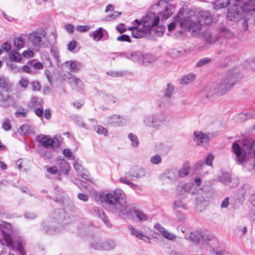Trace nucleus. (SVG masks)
I'll use <instances>...</instances> for the list:
<instances>
[{
    "label": "nucleus",
    "instance_id": "58",
    "mask_svg": "<svg viewBox=\"0 0 255 255\" xmlns=\"http://www.w3.org/2000/svg\"><path fill=\"white\" fill-rule=\"evenodd\" d=\"M161 161V156L159 154H156L150 158V162L154 164H159Z\"/></svg>",
    "mask_w": 255,
    "mask_h": 255
},
{
    "label": "nucleus",
    "instance_id": "10",
    "mask_svg": "<svg viewBox=\"0 0 255 255\" xmlns=\"http://www.w3.org/2000/svg\"><path fill=\"white\" fill-rule=\"evenodd\" d=\"M186 239L190 241L191 242L197 244L199 242H201L202 244H207L209 245H211V244L216 241L215 239H212L211 237L201 231H194L190 233V234H186L185 236Z\"/></svg>",
    "mask_w": 255,
    "mask_h": 255
},
{
    "label": "nucleus",
    "instance_id": "6",
    "mask_svg": "<svg viewBox=\"0 0 255 255\" xmlns=\"http://www.w3.org/2000/svg\"><path fill=\"white\" fill-rule=\"evenodd\" d=\"M238 77V70L232 69L228 71L218 83H215L217 90V95L221 96L225 94L235 84Z\"/></svg>",
    "mask_w": 255,
    "mask_h": 255
},
{
    "label": "nucleus",
    "instance_id": "46",
    "mask_svg": "<svg viewBox=\"0 0 255 255\" xmlns=\"http://www.w3.org/2000/svg\"><path fill=\"white\" fill-rule=\"evenodd\" d=\"M174 210L185 209V204L180 199H177L174 202Z\"/></svg>",
    "mask_w": 255,
    "mask_h": 255
},
{
    "label": "nucleus",
    "instance_id": "59",
    "mask_svg": "<svg viewBox=\"0 0 255 255\" xmlns=\"http://www.w3.org/2000/svg\"><path fill=\"white\" fill-rule=\"evenodd\" d=\"M96 131L98 134H104L105 136L108 133V130L101 126H98L96 128Z\"/></svg>",
    "mask_w": 255,
    "mask_h": 255
},
{
    "label": "nucleus",
    "instance_id": "45",
    "mask_svg": "<svg viewBox=\"0 0 255 255\" xmlns=\"http://www.w3.org/2000/svg\"><path fill=\"white\" fill-rule=\"evenodd\" d=\"M252 191L250 187L248 185H245L239 190V193L241 195V197H244L247 193L251 196V193Z\"/></svg>",
    "mask_w": 255,
    "mask_h": 255
},
{
    "label": "nucleus",
    "instance_id": "24",
    "mask_svg": "<svg viewBox=\"0 0 255 255\" xmlns=\"http://www.w3.org/2000/svg\"><path fill=\"white\" fill-rule=\"evenodd\" d=\"M69 83L78 91H81L83 89L82 82L75 76H72L69 78Z\"/></svg>",
    "mask_w": 255,
    "mask_h": 255
},
{
    "label": "nucleus",
    "instance_id": "37",
    "mask_svg": "<svg viewBox=\"0 0 255 255\" xmlns=\"http://www.w3.org/2000/svg\"><path fill=\"white\" fill-rule=\"evenodd\" d=\"M24 43V39L21 36L15 38L13 40V44L17 50L22 48Z\"/></svg>",
    "mask_w": 255,
    "mask_h": 255
},
{
    "label": "nucleus",
    "instance_id": "25",
    "mask_svg": "<svg viewBox=\"0 0 255 255\" xmlns=\"http://www.w3.org/2000/svg\"><path fill=\"white\" fill-rule=\"evenodd\" d=\"M115 199L116 202H126V196L123 190L121 189L117 188L114 191V194H113Z\"/></svg>",
    "mask_w": 255,
    "mask_h": 255
},
{
    "label": "nucleus",
    "instance_id": "29",
    "mask_svg": "<svg viewBox=\"0 0 255 255\" xmlns=\"http://www.w3.org/2000/svg\"><path fill=\"white\" fill-rule=\"evenodd\" d=\"M202 36L208 43H213L217 40L216 37L213 35L212 32L209 29L205 30L203 33Z\"/></svg>",
    "mask_w": 255,
    "mask_h": 255
},
{
    "label": "nucleus",
    "instance_id": "52",
    "mask_svg": "<svg viewBox=\"0 0 255 255\" xmlns=\"http://www.w3.org/2000/svg\"><path fill=\"white\" fill-rule=\"evenodd\" d=\"M42 230L47 234H51L54 230L52 229L53 226L49 222H44L42 225Z\"/></svg>",
    "mask_w": 255,
    "mask_h": 255
},
{
    "label": "nucleus",
    "instance_id": "27",
    "mask_svg": "<svg viewBox=\"0 0 255 255\" xmlns=\"http://www.w3.org/2000/svg\"><path fill=\"white\" fill-rule=\"evenodd\" d=\"M57 163L60 169L64 173L67 174L70 170L69 163L62 156L58 158Z\"/></svg>",
    "mask_w": 255,
    "mask_h": 255
},
{
    "label": "nucleus",
    "instance_id": "39",
    "mask_svg": "<svg viewBox=\"0 0 255 255\" xmlns=\"http://www.w3.org/2000/svg\"><path fill=\"white\" fill-rule=\"evenodd\" d=\"M173 99L164 96L160 99V104L165 107H169L173 104Z\"/></svg>",
    "mask_w": 255,
    "mask_h": 255
},
{
    "label": "nucleus",
    "instance_id": "18",
    "mask_svg": "<svg viewBox=\"0 0 255 255\" xmlns=\"http://www.w3.org/2000/svg\"><path fill=\"white\" fill-rule=\"evenodd\" d=\"M122 56L138 63H143V54L139 51H134L130 53H123Z\"/></svg>",
    "mask_w": 255,
    "mask_h": 255
},
{
    "label": "nucleus",
    "instance_id": "30",
    "mask_svg": "<svg viewBox=\"0 0 255 255\" xmlns=\"http://www.w3.org/2000/svg\"><path fill=\"white\" fill-rule=\"evenodd\" d=\"M190 170V166L188 163H184L178 171V175L180 178H184L188 175Z\"/></svg>",
    "mask_w": 255,
    "mask_h": 255
},
{
    "label": "nucleus",
    "instance_id": "42",
    "mask_svg": "<svg viewBox=\"0 0 255 255\" xmlns=\"http://www.w3.org/2000/svg\"><path fill=\"white\" fill-rule=\"evenodd\" d=\"M90 247L95 250L103 251V242L95 240L90 243Z\"/></svg>",
    "mask_w": 255,
    "mask_h": 255
},
{
    "label": "nucleus",
    "instance_id": "49",
    "mask_svg": "<svg viewBox=\"0 0 255 255\" xmlns=\"http://www.w3.org/2000/svg\"><path fill=\"white\" fill-rule=\"evenodd\" d=\"M212 61L211 58L209 57H204L199 60L196 64L197 67H200L204 65H207Z\"/></svg>",
    "mask_w": 255,
    "mask_h": 255
},
{
    "label": "nucleus",
    "instance_id": "19",
    "mask_svg": "<svg viewBox=\"0 0 255 255\" xmlns=\"http://www.w3.org/2000/svg\"><path fill=\"white\" fill-rule=\"evenodd\" d=\"M134 22L138 24L136 26L130 27L128 28L129 30L131 31V34L133 37L140 38L145 36V32L142 31L140 26V22L137 19H135Z\"/></svg>",
    "mask_w": 255,
    "mask_h": 255
},
{
    "label": "nucleus",
    "instance_id": "35",
    "mask_svg": "<svg viewBox=\"0 0 255 255\" xmlns=\"http://www.w3.org/2000/svg\"><path fill=\"white\" fill-rule=\"evenodd\" d=\"M130 229H131V234L137 238L142 239L143 240H145L144 239L148 240L149 238L148 237H147L145 235H144L141 231L135 229L133 227H131Z\"/></svg>",
    "mask_w": 255,
    "mask_h": 255
},
{
    "label": "nucleus",
    "instance_id": "47",
    "mask_svg": "<svg viewBox=\"0 0 255 255\" xmlns=\"http://www.w3.org/2000/svg\"><path fill=\"white\" fill-rule=\"evenodd\" d=\"M128 136L131 142L132 145L134 147H137L139 145V140L137 136L132 133H128Z\"/></svg>",
    "mask_w": 255,
    "mask_h": 255
},
{
    "label": "nucleus",
    "instance_id": "20",
    "mask_svg": "<svg viewBox=\"0 0 255 255\" xmlns=\"http://www.w3.org/2000/svg\"><path fill=\"white\" fill-rule=\"evenodd\" d=\"M202 94L207 98H210L214 95H217V90L215 84H209L204 87L202 91Z\"/></svg>",
    "mask_w": 255,
    "mask_h": 255
},
{
    "label": "nucleus",
    "instance_id": "48",
    "mask_svg": "<svg viewBox=\"0 0 255 255\" xmlns=\"http://www.w3.org/2000/svg\"><path fill=\"white\" fill-rule=\"evenodd\" d=\"M220 180L224 184L229 185L232 179L230 175L228 173H224L221 177Z\"/></svg>",
    "mask_w": 255,
    "mask_h": 255
},
{
    "label": "nucleus",
    "instance_id": "40",
    "mask_svg": "<svg viewBox=\"0 0 255 255\" xmlns=\"http://www.w3.org/2000/svg\"><path fill=\"white\" fill-rule=\"evenodd\" d=\"M134 213L135 216L140 221H145L148 219V216L142 211L139 210H134Z\"/></svg>",
    "mask_w": 255,
    "mask_h": 255
},
{
    "label": "nucleus",
    "instance_id": "9",
    "mask_svg": "<svg viewBox=\"0 0 255 255\" xmlns=\"http://www.w3.org/2000/svg\"><path fill=\"white\" fill-rule=\"evenodd\" d=\"M159 21V16L156 15L154 12H150L143 17L140 22L142 31L146 34H152L153 28L157 25Z\"/></svg>",
    "mask_w": 255,
    "mask_h": 255
},
{
    "label": "nucleus",
    "instance_id": "32",
    "mask_svg": "<svg viewBox=\"0 0 255 255\" xmlns=\"http://www.w3.org/2000/svg\"><path fill=\"white\" fill-rule=\"evenodd\" d=\"M90 36L92 37L94 40L98 41H99L103 37V28L100 27L97 30L92 32L90 34Z\"/></svg>",
    "mask_w": 255,
    "mask_h": 255
},
{
    "label": "nucleus",
    "instance_id": "64",
    "mask_svg": "<svg viewBox=\"0 0 255 255\" xmlns=\"http://www.w3.org/2000/svg\"><path fill=\"white\" fill-rule=\"evenodd\" d=\"M210 252L213 253V255H230L228 253L221 252L220 250L215 249H212Z\"/></svg>",
    "mask_w": 255,
    "mask_h": 255
},
{
    "label": "nucleus",
    "instance_id": "23",
    "mask_svg": "<svg viewBox=\"0 0 255 255\" xmlns=\"http://www.w3.org/2000/svg\"><path fill=\"white\" fill-rule=\"evenodd\" d=\"M94 211L95 213L103 221L107 227L108 228H111L112 227V224L110 223L108 219L106 217L103 209L98 207H94Z\"/></svg>",
    "mask_w": 255,
    "mask_h": 255
},
{
    "label": "nucleus",
    "instance_id": "2",
    "mask_svg": "<svg viewBox=\"0 0 255 255\" xmlns=\"http://www.w3.org/2000/svg\"><path fill=\"white\" fill-rule=\"evenodd\" d=\"M99 199L101 202L107 204V209L112 213H119V216L122 219L127 218L131 212V210L127 202H116L112 193L100 195Z\"/></svg>",
    "mask_w": 255,
    "mask_h": 255
},
{
    "label": "nucleus",
    "instance_id": "34",
    "mask_svg": "<svg viewBox=\"0 0 255 255\" xmlns=\"http://www.w3.org/2000/svg\"><path fill=\"white\" fill-rule=\"evenodd\" d=\"M230 0H216L214 3V8L216 9L225 8L230 3Z\"/></svg>",
    "mask_w": 255,
    "mask_h": 255
},
{
    "label": "nucleus",
    "instance_id": "31",
    "mask_svg": "<svg viewBox=\"0 0 255 255\" xmlns=\"http://www.w3.org/2000/svg\"><path fill=\"white\" fill-rule=\"evenodd\" d=\"M18 132L21 134H31L34 133L32 127L27 124L21 126L18 129Z\"/></svg>",
    "mask_w": 255,
    "mask_h": 255
},
{
    "label": "nucleus",
    "instance_id": "28",
    "mask_svg": "<svg viewBox=\"0 0 255 255\" xmlns=\"http://www.w3.org/2000/svg\"><path fill=\"white\" fill-rule=\"evenodd\" d=\"M218 32L221 37H224L226 38L230 39L234 36V33L230 29L224 26L220 27Z\"/></svg>",
    "mask_w": 255,
    "mask_h": 255
},
{
    "label": "nucleus",
    "instance_id": "13",
    "mask_svg": "<svg viewBox=\"0 0 255 255\" xmlns=\"http://www.w3.org/2000/svg\"><path fill=\"white\" fill-rule=\"evenodd\" d=\"M36 140L46 148L57 147L59 143V140L56 138H51L49 136L42 134L37 136L36 138Z\"/></svg>",
    "mask_w": 255,
    "mask_h": 255
},
{
    "label": "nucleus",
    "instance_id": "62",
    "mask_svg": "<svg viewBox=\"0 0 255 255\" xmlns=\"http://www.w3.org/2000/svg\"><path fill=\"white\" fill-rule=\"evenodd\" d=\"M237 235L240 237L244 235L247 232V229L246 227L239 226L237 229Z\"/></svg>",
    "mask_w": 255,
    "mask_h": 255
},
{
    "label": "nucleus",
    "instance_id": "57",
    "mask_svg": "<svg viewBox=\"0 0 255 255\" xmlns=\"http://www.w3.org/2000/svg\"><path fill=\"white\" fill-rule=\"evenodd\" d=\"M28 84V80L25 78H21L18 83V85L21 88H24V90L27 88Z\"/></svg>",
    "mask_w": 255,
    "mask_h": 255
},
{
    "label": "nucleus",
    "instance_id": "41",
    "mask_svg": "<svg viewBox=\"0 0 255 255\" xmlns=\"http://www.w3.org/2000/svg\"><path fill=\"white\" fill-rule=\"evenodd\" d=\"M64 213L60 210H57L54 213L53 218L55 220V222L61 223L63 222L64 219Z\"/></svg>",
    "mask_w": 255,
    "mask_h": 255
},
{
    "label": "nucleus",
    "instance_id": "54",
    "mask_svg": "<svg viewBox=\"0 0 255 255\" xmlns=\"http://www.w3.org/2000/svg\"><path fill=\"white\" fill-rule=\"evenodd\" d=\"M238 117L241 122L254 117L250 113H241L238 115Z\"/></svg>",
    "mask_w": 255,
    "mask_h": 255
},
{
    "label": "nucleus",
    "instance_id": "5",
    "mask_svg": "<svg viewBox=\"0 0 255 255\" xmlns=\"http://www.w3.org/2000/svg\"><path fill=\"white\" fill-rule=\"evenodd\" d=\"M232 150L236 155V160L239 164H242L246 160V153L249 154L253 151V155L255 156V141L252 139L244 140L243 148L237 142H234Z\"/></svg>",
    "mask_w": 255,
    "mask_h": 255
},
{
    "label": "nucleus",
    "instance_id": "22",
    "mask_svg": "<svg viewBox=\"0 0 255 255\" xmlns=\"http://www.w3.org/2000/svg\"><path fill=\"white\" fill-rule=\"evenodd\" d=\"M193 184L191 183H182L178 185L177 187V193L180 195H184L191 192Z\"/></svg>",
    "mask_w": 255,
    "mask_h": 255
},
{
    "label": "nucleus",
    "instance_id": "55",
    "mask_svg": "<svg viewBox=\"0 0 255 255\" xmlns=\"http://www.w3.org/2000/svg\"><path fill=\"white\" fill-rule=\"evenodd\" d=\"M76 61H67L66 63L68 65L69 69L71 72H76L77 71L78 69L76 66Z\"/></svg>",
    "mask_w": 255,
    "mask_h": 255
},
{
    "label": "nucleus",
    "instance_id": "4",
    "mask_svg": "<svg viewBox=\"0 0 255 255\" xmlns=\"http://www.w3.org/2000/svg\"><path fill=\"white\" fill-rule=\"evenodd\" d=\"M184 11V8H181L174 18L179 23L181 28L187 30L192 36L199 35L202 27L201 23L198 20L196 16L185 17L183 16Z\"/></svg>",
    "mask_w": 255,
    "mask_h": 255
},
{
    "label": "nucleus",
    "instance_id": "16",
    "mask_svg": "<svg viewBox=\"0 0 255 255\" xmlns=\"http://www.w3.org/2000/svg\"><path fill=\"white\" fill-rule=\"evenodd\" d=\"M193 140L197 144L204 146L209 141L208 136L200 131H196L194 133Z\"/></svg>",
    "mask_w": 255,
    "mask_h": 255
},
{
    "label": "nucleus",
    "instance_id": "51",
    "mask_svg": "<svg viewBox=\"0 0 255 255\" xmlns=\"http://www.w3.org/2000/svg\"><path fill=\"white\" fill-rule=\"evenodd\" d=\"M28 110L27 109L19 108L16 111L15 114L17 117H26Z\"/></svg>",
    "mask_w": 255,
    "mask_h": 255
},
{
    "label": "nucleus",
    "instance_id": "61",
    "mask_svg": "<svg viewBox=\"0 0 255 255\" xmlns=\"http://www.w3.org/2000/svg\"><path fill=\"white\" fill-rule=\"evenodd\" d=\"M121 14V12L117 11H114V13L112 14L107 15L105 17V20L109 21L112 19H114L116 17L119 16Z\"/></svg>",
    "mask_w": 255,
    "mask_h": 255
},
{
    "label": "nucleus",
    "instance_id": "1",
    "mask_svg": "<svg viewBox=\"0 0 255 255\" xmlns=\"http://www.w3.org/2000/svg\"><path fill=\"white\" fill-rule=\"evenodd\" d=\"M237 3L233 7L229 8L227 17L230 21H239L244 18L243 27L248 29L251 15L255 12V0H235Z\"/></svg>",
    "mask_w": 255,
    "mask_h": 255
},
{
    "label": "nucleus",
    "instance_id": "12",
    "mask_svg": "<svg viewBox=\"0 0 255 255\" xmlns=\"http://www.w3.org/2000/svg\"><path fill=\"white\" fill-rule=\"evenodd\" d=\"M106 124L112 127H119L124 126L129 123V119L127 117H123L119 115H113L107 117L105 118Z\"/></svg>",
    "mask_w": 255,
    "mask_h": 255
},
{
    "label": "nucleus",
    "instance_id": "21",
    "mask_svg": "<svg viewBox=\"0 0 255 255\" xmlns=\"http://www.w3.org/2000/svg\"><path fill=\"white\" fill-rule=\"evenodd\" d=\"M197 19L201 23L202 26L204 24H209L212 21L211 15L208 11H201Z\"/></svg>",
    "mask_w": 255,
    "mask_h": 255
},
{
    "label": "nucleus",
    "instance_id": "43",
    "mask_svg": "<svg viewBox=\"0 0 255 255\" xmlns=\"http://www.w3.org/2000/svg\"><path fill=\"white\" fill-rule=\"evenodd\" d=\"M164 29L165 28L163 26L156 25L153 28L152 34L151 35L155 34L158 36H161L164 33Z\"/></svg>",
    "mask_w": 255,
    "mask_h": 255
},
{
    "label": "nucleus",
    "instance_id": "11",
    "mask_svg": "<svg viewBox=\"0 0 255 255\" xmlns=\"http://www.w3.org/2000/svg\"><path fill=\"white\" fill-rule=\"evenodd\" d=\"M167 120L160 119L158 115H147L143 117L142 122L145 126L158 129L161 127L162 122Z\"/></svg>",
    "mask_w": 255,
    "mask_h": 255
},
{
    "label": "nucleus",
    "instance_id": "33",
    "mask_svg": "<svg viewBox=\"0 0 255 255\" xmlns=\"http://www.w3.org/2000/svg\"><path fill=\"white\" fill-rule=\"evenodd\" d=\"M195 79V75L190 73L184 76L180 79V83L181 84H187L194 80Z\"/></svg>",
    "mask_w": 255,
    "mask_h": 255
},
{
    "label": "nucleus",
    "instance_id": "60",
    "mask_svg": "<svg viewBox=\"0 0 255 255\" xmlns=\"http://www.w3.org/2000/svg\"><path fill=\"white\" fill-rule=\"evenodd\" d=\"M176 217L180 221H183L186 219L185 214L181 210H174Z\"/></svg>",
    "mask_w": 255,
    "mask_h": 255
},
{
    "label": "nucleus",
    "instance_id": "7",
    "mask_svg": "<svg viewBox=\"0 0 255 255\" xmlns=\"http://www.w3.org/2000/svg\"><path fill=\"white\" fill-rule=\"evenodd\" d=\"M12 84L9 80L3 76H0V89L3 91L0 92V105L3 107H7L9 104L8 101H14L13 93L11 92Z\"/></svg>",
    "mask_w": 255,
    "mask_h": 255
},
{
    "label": "nucleus",
    "instance_id": "15",
    "mask_svg": "<svg viewBox=\"0 0 255 255\" xmlns=\"http://www.w3.org/2000/svg\"><path fill=\"white\" fill-rule=\"evenodd\" d=\"M146 174V170L140 166H132L126 173V175L131 178H135L139 179L144 177Z\"/></svg>",
    "mask_w": 255,
    "mask_h": 255
},
{
    "label": "nucleus",
    "instance_id": "14",
    "mask_svg": "<svg viewBox=\"0 0 255 255\" xmlns=\"http://www.w3.org/2000/svg\"><path fill=\"white\" fill-rule=\"evenodd\" d=\"M159 5H161L162 6H163V9L162 10L160 11L158 13L157 16H159V17H161L162 20L167 19L174 12V6L173 5H171L169 3H168L166 1H160L159 2L158 4L157 5V6H158Z\"/></svg>",
    "mask_w": 255,
    "mask_h": 255
},
{
    "label": "nucleus",
    "instance_id": "36",
    "mask_svg": "<svg viewBox=\"0 0 255 255\" xmlns=\"http://www.w3.org/2000/svg\"><path fill=\"white\" fill-rule=\"evenodd\" d=\"M116 247V243L113 241L103 242V251H110Z\"/></svg>",
    "mask_w": 255,
    "mask_h": 255
},
{
    "label": "nucleus",
    "instance_id": "8",
    "mask_svg": "<svg viewBox=\"0 0 255 255\" xmlns=\"http://www.w3.org/2000/svg\"><path fill=\"white\" fill-rule=\"evenodd\" d=\"M46 34V32L42 28H39L27 34V37L34 47L38 50L41 47H47L51 44Z\"/></svg>",
    "mask_w": 255,
    "mask_h": 255
},
{
    "label": "nucleus",
    "instance_id": "56",
    "mask_svg": "<svg viewBox=\"0 0 255 255\" xmlns=\"http://www.w3.org/2000/svg\"><path fill=\"white\" fill-rule=\"evenodd\" d=\"M185 52L183 50H179L177 49H172L171 52V54L175 57H179L183 56Z\"/></svg>",
    "mask_w": 255,
    "mask_h": 255
},
{
    "label": "nucleus",
    "instance_id": "53",
    "mask_svg": "<svg viewBox=\"0 0 255 255\" xmlns=\"http://www.w3.org/2000/svg\"><path fill=\"white\" fill-rule=\"evenodd\" d=\"M74 183L78 186V187L82 190L87 189L88 184L84 181H81L78 179H75Z\"/></svg>",
    "mask_w": 255,
    "mask_h": 255
},
{
    "label": "nucleus",
    "instance_id": "3",
    "mask_svg": "<svg viewBox=\"0 0 255 255\" xmlns=\"http://www.w3.org/2000/svg\"><path fill=\"white\" fill-rule=\"evenodd\" d=\"M0 230L2 233L5 246L11 250L18 251L21 255H25L23 250L24 244L22 239L19 237L14 240L11 238L13 231L10 224L4 221L1 222L0 224Z\"/></svg>",
    "mask_w": 255,
    "mask_h": 255
},
{
    "label": "nucleus",
    "instance_id": "50",
    "mask_svg": "<svg viewBox=\"0 0 255 255\" xmlns=\"http://www.w3.org/2000/svg\"><path fill=\"white\" fill-rule=\"evenodd\" d=\"M173 91V85L172 84H168L166 88L165 89L164 96H167V97H171Z\"/></svg>",
    "mask_w": 255,
    "mask_h": 255
},
{
    "label": "nucleus",
    "instance_id": "38",
    "mask_svg": "<svg viewBox=\"0 0 255 255\" xmlns=\"http://www.w3.org/2000/svg\"><path fill=\"white\" fill-rule=\"evenodd\" d=\"M156 61L155 57L151 55L146 54L143 55V63L142 64L147 65V64H152Z\"/></svg>",
    "mask_w": 255,
    "mask_h": 255
},
{
    "label": "nucleus",
    "instance_id": "17",
    "mask_svg": "<svg viewBox=\"0 0 255 255\" xmlns=\"http://www.w3.org/2000/svg\"><path fill=\"white\" fill-rule=\"evenodd\" d=\"M154 228L155 231L158 232H156L157 234H162L163 236L167 240L174 241L176 238V236L175 234L166 230L159 224L155 225Z\"/></svg>",
    "mask_w": 255,
    "mask_h": 255
},
{
    "label": "nucleus",
    "instance_id": "63",
    "mask_svg": "<svg viewBox=\"0 0 255 255\" xmlns=\"http://www.w3.org/2000/svg\"><path fill=\"white\" fill-rule=\"evenodd\" d=\"M10 59L11 61H14L19 62L21 59V56L18 52L15 51L12 53Z\"/></svg>",
    "mask_w": 255,
    "mask_h": 255
},
{
    "label": "nucleus",
    "instance_id": "44",
    "mask_svg": "<svg viewBox=\"0 0 255 255\" xmlns=\"http://www.w3.org/2000/svg\"><path fill=\"white\" fill-rule=\"evenodd\" d=\"M107 74L110 76L117 77L125 76L128 74V72L127 71H111L107 72Z\"/></svg>",
    "mask_w": 255,
    "mask_h": 255
},
{
    "label": "nucleus",
    "instance_id": "26",
    "mask_svg": "<svg viewBox=\"0 0 255 255\" xmlns=\"http://www.w3.org/2000/svg\"><path fill=\"white\" fill-rule=\"evenodd\" d=\"M164 179L169 180L173 183L178 180V177L176 176V171L173 169H168L165 171L163 174Z\"/></svg>",
    "mask_w": 255,
    "mask_h": 255
}]
</instances>
